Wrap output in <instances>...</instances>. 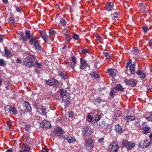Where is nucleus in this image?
Instances as JSON below:
<instances>
[{"label": "nucleus", "mask_w": 152, "mask_h": 152, "mask_svg": "<svg viewBox=\"0 0 152 152\" xmlns=\"http://www.w3.org/2000/svg\"><path fill=\"white\" fill-rule=\"evenodd\" d=\"M124 82L126 85L133 87L136 85L137 81L136 80L131 79H125L124 80Z\"/></svg>", "instance_id": "obj_10"}, {"label": "nucleus", "mask_w": 152, "mask_h": 152, "mask_svg": "<svg viewBox=\"0 0 152 152\" xmlns=\"http://www.w3.org/2000/svg\"><path fill=\"white\" fill-rule=\"evenodd\" d=\"M88 147L91 149H93L94 146V142L93 140H90Z\"/></svg>", "instance_id": "obj_34"}, {"label": "nucleus", "mask_w": 152, "mask_h": 152, "mask_svg": "<svg viewBox=\"0 0 152 152\" xmlns=\"http://www.w3.org/2000/svg\"><path fill=\"white\" fill-rule=\"evenodd\" d=\"M26 54L27 57L25 58L23 61V65L26 67H31L34 66L36 64L37 68L41 69L42 64L41 63L37 61L35 62H34L36 58L34 55L31 54L28 52H26Z\"/></svg>", "instance_id": "obj_1"}, {"label": "nucleus", "mask_w": 152, "mask_h": 152, "mask_svg": "<svg viewBox=\"0 0 152 152\" xmlns=\"http://www.w3.org/2000/svg\"><path fill=\"white\" fill-rule=\"evenodd\" d=\"M110 95L111 96H113L114 95V93H113V91H111L110 92Z\"/></svg>", "instance_id": "obj_60"}, {"label": "nucleus", "mask_w": 152, "mask_h": 152, "mask_svg": "<svg viewBox=\"0 0 152 152\" xmlns=\"http://www.w3.org/2000/svg\"><path fill=\"white\" fill-rule=\"evenodd\" d=\"M104 138L103 137L99 138L98 139V142L99 143H103L104 142Z\"/></svg>", "instance_id": "obj_50"}, {"label": "nucleus", "mask_w": 152, "mask_h": 152, "mask_svg": "<svg viewBox=\"0 0 152 152\" xmlns=\"http://www.w3.org/2000/svg\"><path fill=\"white\" fill-rule=\"evenodd\" d=\"M9 110V112L10 114L15 115L17 113V110L13 107H12L10 106H7L6 107V109Z\"/></svg>", "instance_id": "obj_15"}, {"label": "nucleus", "mask_w": 152, "mask_h": 152, "mask_svg": "<svg viewBox=\"0 0 152 152\" xmlns=\"http://www.w3.org/2000/svg\"><path fill=\"white\" fill-rule=\"evenodd\" d=\"M40 126L42 128H48L50 127V123L46 121H44L40 124Z\"/></svg>", "instance_id": "obj_13"}, {"label": "nucleus", "mask_w": 152, "mask_h": 152, "mask_svg": "<svg viewBox=\"0 0 152 152\" xmlns=\"http://www.w3.org/2000/svg\"><path fill=\"white\" fill-rule=\"evenodd\" d=\"M5 61L2 59H0V66H5L6 65Z\"/></svg>", "instance_id": "obj_39"}, {"label": "nucleus", "mask_w": 152, "mask_h": 152, "mask_svg": "<svg viewBox=\"0 0 152 152\" xmlns=\"http://www.w3.org/2000/svg\"><path fill=\"white\" fill-rule=\"evenodd\" d=\"M5 54L7 58H11L12 56V55L10 52L9 50L7 49V48L4 49Z\"/></svg>", "instance_id": "obj_24"}, {"label": "nucleus", "mask_w": 152, "mask_h": 152, "mask_svg": "<svg viewBox=\"0 0 152 152\" xmlns=\"http://www.w3.org/2000/svg\"><path fill=\"white\" fill-rule=\"evenodd\" d=\"M82 52L84 54L88 53V50L86 49H84L83 50H82Z\"/></svg>", "instance_id": "obj_53"}, {"label": "nucleus", "mask_w": 152, "mask_h": 152, "mask_svg": "<svg viewBox=\"0 0 152 152\" xmlns=\"http://www.w3.org/2000/svg\"><path fill=\"white\" fill-rule=\"evenodd\" d=\"M91 139H86L85 140L84 145L85 146L88 147L89 144V141L90 140H92Z\"/></svg>", "instance_id": "obj_38"}, {"label": "nucleus", "mask_w": 152, "mask_h": 152, "mask_svg": "<svg viewBox=\"0 0 152 152\" xmlns=\"http://www.w3.org/2000/svg\"><path fill=\"white\" fill-rule=\"evenodd\" d=\"M25 34L27 39H29L30 37V32L28 31H25Z\"/></svg>", "instance_id": "obj_44"}, {"label": "nucleus", "mask_w": 152, "mask_h": 152, "mask_svg": "<svg viewBox=\"0 0 152 152\" xmlns=\"http://www.w3.org/2000/svg\"><path fill=\"white\" fill-rule=\"evenodd\" d=\"M104 54L107 58L109 59L110 58V56L108 53H104Z\"/></svg>", "instance_id": "obj_52"}, {"label": "nucleus", "mask_w": 152, "mask_h": 152, "mask_svg": "<svg viewBox=\"0 0 152 152\" xmlns=\"http://www.w3.org/2000/svg\"><path fill=\"white\" fill-rule=\"evenodd\" d=\"M3 3L5 4H7L8 2V1L7 0H2Z\"/></svg>", "instance_id": "obj_62"}, {"label": "nucleus", "mask_w": 152, "mask_h": 152, "mask_svg": "<svg viewBox=\"0 0 152 152\" xmlns=\"http://www.w3.org/2000/svg\"><path fill=\"white\" fill-rule=\"evenodd\" d=\"M115 130L118 133L120 134L122 132V130L120 126L118 124L115 126Z\"/></svg>", "instance_id": "obj_23"}, {"label": "nucleus", "mask_w": 152, "mask_h": 152, "mask_svg": "<svg viewBox=\"0 0 152 152\" xmlns=\"http://www.w3.org/2000/svg\"><path fill=\"white\" fill-rule=\"evenodd\" d=\"M56 81L55 79H52L47 81L46 84L50 86H53L56 83Z\"/></svg>", "instance_id": "obj_28"}, {"label": "nucleus", "mask_w": 152, "mask_h": 152, "mask_svg": "<svg viewBox=\"0 0 152 152\" xmlns=\"http://www.w3.org/2000/svg\"><path fill=\"white\" fill-rule=\"evenodd\" d=\"M6 152H12V151L11 149H10L7 150Z\"/></svg>", "instance_id": "obj_63"}, {"label": "nucleus", "mask_w": 152, "mask_h": 152, "mask_svg": "<svg viewBox=\"0 0 152 152\" xmlns=\"http://www.w3.org/2000/svg\"><path fill=\"white\" fill-rule=\"evenodd\" d=\"M133 50L134 51V53H137L138 52V50L137 48L134 47L133 49Z\"/></svg>", "instance_id": "obj_54"}, {"label": "nucleus", "mask_w": 152, "mask_h": 152, "mask_svg": "<svg viewBox=\"0 0 152 152\" xmlns=\"http://www.w3.org/2000/svg\"><path fill=\"white\" fill-rule=\"evenodd\" d=\"M108 72L109 75L113 77L115 76L118 73L116 69H109L108 70Z\"/></svg>", "instance_id": "obj_17"}, {"label": "nucleus", "mask_w": 152, "mask_h": 152, "mask_svg": "<svg viewBox=\"0 0 152 152\" xmlns=\"http://www.w3.org/2000/svg\"><path fill=\"white\" fill-rule=\"evenodd\" d=\"M150 47L152 48V40L150 42Z\"/></svg>", "instance_id": "obj_64"}, {"label": "nucleus", "mask_w": 152, "mask_h": 152, "mask_svg": "<svg viewBox=\"0 0 152 152\" xmlns=\"http://www.w3.org/2000/svg\"><path fill=\"white\" fill-rule=\"evenodd\" d=\"M49 33L50 35H54L56 34V32L53 29H51L49 31Z\"/></svg>", "instance_id": "obj_40"}, {"label": "nucleus", "mask_w": 152, "mask_h": 152, "mask_svg": "<svg viewBox=\"0 0 152 152\" xmlns=\"http://www.w3.org/2000/svg\"><path fill=\"white\" fill-rule=\"evenodd\" d=\"M64 138L69 143H72L76 141V139L75 137L68 136L67 135H65L64 136Z\"/></svg>", "instance_id": "obj_16"}, {"label": "nucleus", "mask_w": 152, "mask_h": 152, "mask_svg": "<svg viewBox=\"0 0 152 152\" xmlns=\"http://www.w3.org/2000/svg\"><path fill=\"white\" fill-rule=\"evenodd\" d=\"M15 10H16V11L19 13L21 12L22 11V10L18 7L15 6Z\"/></svg>", "instance_id": "obj_46"}, {"label": "nucleus", "mask_w": 152, "mask_h": 152, "mask_svg": "<svg viewBox=\"0 0 152 152\" xmlns=\"http://www.w3.org/2000/svg\"><path fill=\"white\" fill-rule=\"evenodd\" d=\"M69 115L70 117L73 118L75 116L74 113L72 111H70L69 112Z\"/></svg>", "instance_id": "obj_42"}, {"label": "nucleus", "mask_w": 152, "mask_h": 152, "mask_svg": "<svg viewBox=\"0 0 152 152\" xmlns=\"http://www.w3.org/2000/svg\"><path fill=\"white\" fill-rule=\"evenodd\" d=\"M20 35H21L22 39H23V40L24 41H25L26 39L23 36V33L22 32H21L20 33Z\"/></svg>", "instance_id": "obj_56"}, {"label": "nucleus", "mask_w": 152, "mask_h": 152, "mask_svg": "<svg viewBox=\"0 0 152 152\" xmlns=\"http://www.w3.org/2000/svg\"><path fill=\"white\" fill-rule=\"evenodd\" d=\"M113 6L114 5L113 3L111 2L110 3H108L106 4V9L108 11H111L112 10Z\"/></svg>", "instance_id": "obj_26"}, {"label": "nucleus", "mask_w": 152, "mask_h": 152, "mask_svg": "<svg viewBox=\"0 0 152 152\" xmlns=\"http://www.w3.org/2000/svg\"><path fill=\"white\" fill-rule=\"evenodd\" d=\"M63 133V131L60 127H58L55 128L53 132V134L56 136H61Z\"/></svg>", "instance_id": "obj_11"}, {"label": "nucleus", "mask_w": 152, "mask_h": 152, "mask_svg": "<svg viewBox=\"0 0 152 152\" xmlns=\"http://www.w3.org/2000/svg\"><path fill=\"white\" fill-rule=\"evenodd\" d=\"M119 14L116 12H115L114 13L112 14L111 15V16L113 20H117L119 19Z\"/></svg>", "instance_id": "obj_27"}, {"label": "nucleus", "mask_w": 152, "mask_h": 152, "mask_svg": "<svg viewBox=\"0 0 152 152\" xmlns=\"http://www.w3.org/2000/svg\"><path fill=\"white\" fill-rule=\"evenodd\" d=\"M135 64L136 62H133V64H131L129 67V70L131 74L134 73Z\"/></svg>", "instance_id": "obj_22"}, {"label": "nucleus", "mask_w": 152, "mask_h": 152, "mask_svg": "<svg viewBox=\"0 0 152 152\" xmlns=\"http://www.w3.org/2000/svg\"><path fill=\"white\" fill-rule=\"evenodd\" d=\"M60 95L62 98V101L64 102H67L70 99L69 90L67 88L65 90L64 89H61L59 92Z\"/></svg>", "instance_id": "obj_2"}, {"label": "nucleus", "mask_w": 152, "mask_h": 152, "mask_svg": "<svg viewBox=\"0 0 152 152\" xmlns=\"http://www.w3.org/2000/svg\"><path fill=\"white\" fill-rule=\"evenodd\" d=\"M30 127L29 125H26L25 127V130L26 131H28Z\"/></svg>", "instance_id": "obj_49"}, {"label": "nucleus", "mask_w": 152, "mask_h": 152, "mask_svg": "<svg viewBox=\"0 0 152 152\" xmlns=\"http://www.w3.org/2000/svg\"><path fill=\"white\" fill-rule=\"evenodd\" d=\"M148 113L149 116L146 117L145 118L148 121H152V112H148Z\"/></svg>", "instance_id": "obj_31"}, {"label": "nucleus", "mask_w": 152, "mask_h": 152, "mask_svg": "<svg viewBox=\"0 0 152 152\" xmlns=\"http://www.w3.org/2000/svg\"><path fill=\"white\" fill-rule=\"evenodd\" d=\"M59 75L62 78L65 80L66 79V74L65 73L62 72H61L59 73Z\"/></svg>", "instance_id": "obj_35"}, {"label": "nucleus", "mask_w": 152, "mask_h": 152, "mask_svg": "<svg viewBox=\"0 0 152 152\" xmlns=\"http://www.w3.org/2000/svg\"><path fill=\"white\" fill-rule=\"evenodd\" d=\"M142 28L143 31L145 33H146L148 29V28L145 26H143Z\"/></svg>", "instance_id": "obj_45"}, {"label": "nucleus", "mask_w": 152, "mask_h": 152, "mask_svg": "<svg viewBox=\"0 0 152 152\" xmlns=\"http://www.w3.org/2000/svg\"><path fill=\"white\" fill-rule=\"evenodd\" d=\"M42 151L43 152H48L47 149H45V148H43Z\"/></svg>", "instance_id": "obj_57"}, {"label": "nucleus", "mask_w": 152, "mask_h": 152, "mask_svg": "<svg viewBox=\"0 0 152 152\" xmlns=\"http://www.w3.org/2000/svg\"><path fill=\"white\" fill-rule=\"evenodd\" d=\"M96 39L98 40L100 42H101L102 40V38L99 35L96 36Z\"/></svg>", "instance_id": "obj_55"}, {"label": "nucleus", "mask_w": 152, "mask_h": 152, "mask_svg": "<svg viewBox=\"0 0 152 152\" xmlns=\"http://www.w3.org/2000/svg\"><path fill=\"white\" fill-rule=\"evenodd\" d=\"M136 73L138 75H140V78L141 79H143L146 76V74L143 72L142 70H138L136 72Z\"/></svg>", "instance_id": "obj_21"}, {"label": "nucleus", "mask_w": 152, "mask_h": 152, "mask_svg": "<svg viewBox=\"0 0 152 152\" xmlns=\"http://www.w3.org/2000/svg\"><path fill=\"white\" fill-rule=\"evenodd\" d=\"M80 69L81 70L85 69L88 66V64L86 61L82 58H80Z\"/></svg>", "instance_id": "obj_9"}, {"label": "nucleus", "mask_w": 152, "mask_h": 152, "mask_svg": "<svg viewBox=\"0 0 152 152\" xmlns=\"http://www.w3.org/2000/svg\"><path fill=\"white\" fill-rule=\"evenodd\" d=\"M149 137L150 139L149 140H152V132L150 133L149 136Z\"/></svg>", "instance_id": "obj_59"}, {"label": "nucleus", "mask_w": 152, "mask_h": 152, "mask_svg": "<svg viewBox=\"0 0 152 152\" xmlns=\"http://www.w3.org/2000/svg\"><path fill=\"white\" fill-rule=\"evenodd\" d=\"M72 37L74 39L77 40L79 38V37L78 34H75L73 35Z\"/></svg>", "instance_id": "obj_43"}, {"label": "nucleus", "mask_w": 152, "mask_h": 152, "mask_svg": "<svg viewBox=\"0 0 152 152\" xmlns=\"http://www.w3.org/2000/svg\"><path fill=\"white\" fill-rule=\"evenodd\" d=\"M151 92H152V88H149L147 91V93H149Z\"/></svg>", "instance_id": "obj_58"}, {"label": "nucleus", "mask_w": 152, "mask_h": 152, "mask_svg": "<svg viewBox=\"0 0 152 152\" xmlns=\"http://www.w3.org/2000/svg\"><path fill=\"white\" fill-rule=\"evenodd\" d=\"M9 21L12 24H14L15 23L14 19L12 18H10L9 19Z\"/></svg>", "instance_id": "obj_48"}, {"label": "nucleus", "mask_w": 152, "mask_h": 152, "mask_svg": "<svg viewBox=\"0 0 152 152\" xmlns=\"http://www.w3.org/2000/svg\"><path fill=\"white\" fill-rule=\"evenodd\" d=\"M115 90L116 91H124V88H122L121 85L120 84L117 85L115 87Z\"/></svg>", "instance_id": "obj_29"}, {"label": "nucleus", "mask_w": 152, "mask_h": 152, "mask_svg": "<svg viewBox=\"0 0 152 152\" xmlns=\"http://www.w3.org/2000/svg\"><path fill=\"white\" fill-rule=\"evenodd\" d=\"M30 148L28 146L23 144L20 148V152H29Z\"/></svg>", "instance_id": "obj_12"}, {"label": "nucleus", "mask_w": 152, "mask_h": 152, "mask_svg": "<svg viewBox=\"0 0 152 152\" xmlns=\"http://www.w3.org/2000/svg\"><path fill=\"white\" fill-rule=\"evenodd\" d=\"M40 34L42 37L44 41L46 42L48 40V36L46 35L45 32L43 31L40 32Z\"/></svg>", "instance_id": "obj_25"}, {"label": "nucleus", "mask_w": 152, "mask_h": 152, "mask_svg": "<svg viewBox=\"0 0 152 152\" xmlns=\"http://www.w3.org/2000/svg\"><path fill=\"white\" fill-rule=\"evenodd\" d=\"M86 121L89 123H92L94 121V117L93 115L90 113H88L86 117Z\"/></svg>", "instance_id": "obj_19"}, {"label": "nucleus", "mask_w": 152, "mask_h": 152, "mask_svg": "<svg viewBox=\"0 0 152 152\" xmlns=\"http://www.w3.org/2000/svg\"><path fill=\"white\" fill-rule=\"evenodd\" d=\"M83 135L84 136H88L91 134L92 133V130L87 126H86L83 129Z\"/></svg>", "instance_id": "obj_8"}, {"label": "nucleus", "mask_w": 152, "mask_h": 152, "mask_svg": "<svg viewBox=\"0 0 152 152\" xmlns=\"http://www.w3.org/2000/svg\"><path fill=\"white\" fill-rule=\"evenodd\" d=\"M125 143L126 148L129 149L131 150L135 147V144L134 143L129 142H127L126 141H125L124 142V144Z\"/></svg>", "instance_id": "obj_14"}, {"label": "nucleus", "mask_w": 152, "mask_h": 152, "mask_svg": "<svg viewBox=\"0 0 152 152\" xmlns=\"http://www.w3.org/2000/svg\"><path fill=\"white\" fill-rule=\"evenodd\" d=\"M150 131V129L148 126H145L143 128V132L145 134L149 133Z\"/></svg>", "instance_id": "obj_30"}, {"label": "nucleus", "mask_w": 152, "mask_h": 152, "mask_svg": "<svg viewBox=\"0 0 152 152\" xmlns=\"http://www.w3.org/2000/svg\"><path fill=\"white\" fill-rule=\"evenodd\" d=\"M140 10L142 12H144L145 11V7L143 3H141L139 4Z\"/></svg>", "instance_id": "obj_33"}, {"label": "nucleus", "mask_w": 152, "mask_h": 152, "mask_svg": "<svg viewBox=\"0 0 152 152\" xmlns=\"http://www.w3.org/2000/svg\"><path fill=\"white\" fill-rule=\"evenodd\" d=\"M65 39L67 42L69 41L71 39V37L70 34L68 33L65 34Z\"/></svg>", "instance_id": "obj_37"}, {"label": "nucleus", "mask_w": 152, "mask_h": 152, "mask_svg": "<svg viewBox=\"0 0 152 152\" xmlns=\"http://www.w3.org/2000/svg\"><path fill=\"white\" fill-rule=\"evenodd\" d=\"M151 144V141L150 140H146L144 141H141L139 143V145L140 147L143 148H145L148 147Z\"/></svg>", "instance_id": "obj_6"}, {"label": "nucleus", "mask_w": 152, "mask_h": 152, "mask_svg": "<svg viewBox=\"0 0 152 152\" xmlns=\"http://www.w3.org/2000/svg\"><path fill=\"white\" fill-rule=\"evenodd\" d=\"M135 119V116L133 115H127L126 116L124 120L126 122H129L134 120Z\"/></svg>", "instance_id": "obj_20"}, {"label": "nucleus", "mask_w": 152, "mask_h": 152, "mask_svg": "<svg viewBox=\"0 0 152 152\" xmlns=\"http://www.w3.org/2000/svg\"><path fill=\"white\" fill-rule=\"evenodd\" d=\"M57 23H58V25L60 27H65L66 24V22L65 20L61 18H60L59 16L56 17L55 19Z\"/></svg>", "instance_id": "obj_5"}, {"label": "nucleus", "mask_w": 152, "mask_h": 152, "mask_svg": "<svg viewBox=\"0 0 152 152\" xmlns=\"http://www.w3.org/2000/svg\"><path fill=\"white\" fill-rule=\"evenodd\" d=\"M95 101L99 103H100L102 101L101 98L99 97H96L95 99Z\"/></svg>", "instance_id": "obj_47"}, {"label": "nucleus", "mask_w": 152, "mask_h": 152, "mask_svg": "<svg viewBox=\"0 0 152 152\" xmlns=\"http://www.w3.org/2000/svg\"><path fill=\"white\" fill-rule=\"evenodd\" d=\"M29 43L35 47L36 50L40 51L42 50L41 46L38 41L34 38L31 37Z\"/></svg>", "instance_id": "obj_3"}, {"label": "nucleus", "mask_w": 152, "mask_h": 152, "mask_svg": "<svg viewBox=\"0 0 152 152\" xmlns=\"http://www.w3.org/2000/svg\"><path fill=\"white\" fill-rule=\"evenodd\" d=\"M16 62L18 64H21L22 63V61L20 58H18L16 60Z\"/></svg>", "instance_id": "obj_51"}, {"label": "nucleus", "mask_w": 152, "mask_h": 152, "mask_svg": "<svg viewBox=\"0 0 152 152\" xmlns=\"http://www.w3.org/2000/svg\"><path fill=\"white\" fill-rule=\"evenodd\" d=\"M119 148L115 142H112L108 146V150L110 152H117Z\"/></svg>", "instance_id": "obj_4"}, {"label": "nucleus", "mask_w": 152, "mask_h": 152, "mask_svg": "<svg viewBox=\"0 0 152 152\" xmlns=\"http://www.w3.org/2000/svg\"><path fill=\"white\" fill-rule=\"evenodd\" d=\"M42 112L44 114H46V113L48 112V110L46 109L45 107L42 106L41 108Z\"/></svg>", "instance_id": "obj_41"}, {"label": "nucleus", "mask_w": 152, "mask_h": 152, "mask_svg": "<svg viewBox=\"0 0 152 152\" xmlns=\"http://www.w3.org/2000/svg\"><path fill=\"white\" fill-rule=\"evenodd\" d=\"M72 61L73 63L72 64H69L67 66V67L69 69L71 68L72 69H74L77 63V59L74 56H73L71 57Z\"/></svg>", "instance_id": "obj_7"}, {"label": "nucleus", "mask_w": 152, "mask_h": 152, "mask_svg": "<svg viewBox=\"0 0 152 152\" xmlns=\"http://www.w3.org/2000/svg\"><path fill=\"white\" fill-rule=\"evenodd\" d=\"M131 62H132V60H131V59L129 60V62L127 63L128 65L126 67H128V66L129 64H131Z\"/></svg>", "instance_id": "obj_61"}, {"label": "nucleus", "mask_w": 152, "mask_h": 152, "mask_svg": "<svg viewBox=\"0 0 152 152\" xmlns=\"http://www.w3.org/2000/svg\"><path fill=\"white\" fill-rule=\"evenodd\" d=\"M91 76L92 77H94L96 78H99V76L98 73L96 72H91L90 74Z\"/></svg>", "instance_id": "obj_32"}, {"label": "nucleus", "mask_w": 152, "mask_h": 152, "mask_svg": "<svg viewBox=\"0 0 152 152\" xmlns=\"http://www.w3.org/2000/svg\"><path fill=\"white\" fill-rule=\"evenodd\" d=\"M23 104L25 110H26L28 112L31 111V108L28 102L27 101L23 103Z\"/></svg>", "instance_id": "obj_18"}, {"label": "nucleus", "mask_w": 152, "mask_h": 152, "mask_svg": "<svg viewBox=\"0 0 152 152\" xmlns=\"http://www.w3.org/2000/svg\"><path fill=\"white\" fill-rule=\"evenodd\" d=\"M95 118L94 120V121H95L96 122H97L101 118L100 115L99 114H96L95 115Z\"/></svg>", "instance_id": "obj_36"}]
</instances>
